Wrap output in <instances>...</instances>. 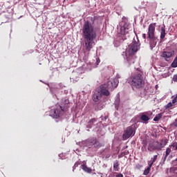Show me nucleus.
<instances>
[{"label": "nucleus", "mask_w": 177, "mask_h": 177, "mask_svg": "<svg viewBox=\"0 0 177 177\" xmlns=\"http://www.w3.org/2000/svg\"><path fill=\"white\" fill-rule=\"evenodd\" d=\"M95 122H96L95 118L91 119L87 123L86 128H88L89 129H91V128L93 127V123Z\"/></svg>", "instance_id": "nucleus-18"}, {"label": "nucleus", "mask_w": 177, "mask_h": 177, "mask_svg": "<svg viewBox=\"0 0 177 177\" xmlns=\"http://www.w3.org/2000/svg\"><path fill=\"white\" fill-rule=\"evenodd\" d=\"M148 37L151 48H155L158 39L156 37V23L150 24L148 27Z\"/></svg>", "instance_id": "nucleus-5"}, {"label": "nucleus", "mask_w": 177, "mask_h": 177, "mask_svg": "<svg viewBox=\"0 0 177 177\" xmlns=\"http://www.w3.org/2000/svg\"><path fill=\"white\" fill-rule=\"evenodd\" d=\"M170 107H172V103L169 102L167 105V109H169Z\"/></svg>", "instance_id": "nucleus-30"}, {"label": "nucleus", "mask_w": 177, "mask_h": 177, "mask_svg": "<svg viewBox=\"0 0 177 177\" xmlns=\"http://www.w3.org/2000/svg\"><path fill=\"white\" fill-rule=\"evenodd\" d=\"M70 103V100L66 99L64 102L62 103L61 105L57 104L54 110L51 111L53 113V116L54 118H59L66 113V111L68 108V104Z\"/></svg>", "instance_id": "nucleus-4"}, {"label": "nucleus", "mask_w": 177, "mask_h": 177, "mask_svg": "<svg viewBox=\"0 0 177 177\" xmlns=\"http://www.w3.org/2000/svg\"><path fill=\"white\" fill-rule=\"evenodd\" d=\"M141 150H142V151H147V149H146V147H142V148H141Z\"/></svg>", "instance_id": "nucleus-33"}, {"label": "nucleus", "mask_w": 177, "mask_h": 177, "mask_svg": "<svg viewBox=\"0 0 177 177\" xmlns=\"http://www.w3.org/2000/svg\"><path fill=\"white\" fill-rule=\"evenodd\" d=\"M122 39L125 41V39H128L131 37V34L129 33V28H127V24H124L123 26L120 27V32H119Z\"/></svg>", "instance_id": "nucleus-7"}, {"label": "nucleus", "mask_w": 177, "mask_h": 177, "mask_svg": "<svg viewBox=\"0 0 177 177\" xmlns=\"http://www.w3.org/2000/svg\"><path fill=\"white\" fill-rule=\"evenodd\" d=\"M158 157V155H155V156H153V157L151 158L152 161H151V164H152V165H153V164H154V163L156 162V161H157Z\"/></svg>", "instance_id": "nucleus-24"}, {"label": "nucleus", "mask_w": 177, "mask_h": 177, "mask_svg": "<svg viewBox=\"0 0 177 177\" xmlns=\"http://www.w3.org/2000/svg\"><path fill=\"white\" fill-rule=\"evenodd\" d=\"M86 146L88 147V149H91V147H94V149H100V147H103V144L97 140L96 138H92L87 140H86Z\"/></svg>", "instance_id": "nucleus-6"}, {"label": "nucleus", "mask_w": 177, "mask_h": 177, "mask_svg": "<svg viewBox=\"0 0 177 177\" xmlns=\"http://www.w3.org/2000/svg\"><path fill=\"white\" fill-rule=\"evenodd\" d=\"M156 10H157V2L153 1L149 4L147 10L149 13H153L156 12Z\"/></svg>", "instance_id": "nucleus-12"}, {"label": "nucleus", "mask_w": 177, "mask_h": 177, "mask_svg": "<svg viewBox=\"0 0 177 177\" xmlns=\"http://www.w3.org/2000/svg\"><path fill=\"white\" fill-rule=\"evenodd\" d=\"M132 135H135V129H133V127H132V126L128 127L122 135L123 140H127V139H129V138H131Z\"/></svg>", "instance_id": "nucleus-8"}, {"label": "nucleus", "mask_w": 177, "mask_h": 177, "mask_svg": "<svg viewBox=\"0 0 177 177\" xmlns=\"http://www.w3.org/2000/svg\"><path fill=\"white\" fill-rule=\"evenodd\" d=\"M149 151H153V150H160L158 144L154 145V142H150L148 145Z\"/></svg>", "instance_id": "nucleus-14"}, {"label": "nucleus", "mask_w": 177, "mask_h": 177, "mask_svg": "<svg viewBox=\"0 0 177 177\" xmlns=\"http://www.w3.org/2000/svg\"><path fill=\"white\" fill-rule=\"evenodd\" d=\"M82 169L84 171V172H86L87 174H92V169L90 167H88L86 165L83 164L81 165Z\"/></svg>", "instance_id": "nucleus-17"}, {"label": "nucleus", "mask_w": 177, "mask_h": 177, "mask_svg": "<svg viewBox=\"0 0 177 177\" xmlns=\"http://www.w3.org/2000/svg\"><path fill=\"white\" fill-rule=\"evenodd\" d=\"M176 102H177V98H176V97H175L174 99L172 100L171 103L173 104H175V103H176Z\"/></svg>", "instance_id": "nucleus-29"}, {"label": "nucleus", "mask_w": 177, "mask_h": 177, "mask_svg": "<svg viewBox=\"0 0 177 177\" xmlns=\"http://www.w3.org/2000/svg\"><path fill=\"white\" fill-rule=\"evenodd\" d=\"M165 35H167V32H165V28L161 27L160 39H164V38H165Z\"/></svg>", "instance_id": "nucleus-20"}, {"label": "nucleus", "mask_w": 177, "mask_h": 177, "mask_svg": "<svg viewBox=\"0 0 177 177\" xmlns=\"http://www.w3.org/2000/svg\"><path fill=\"white\" fill-rule=\"evenodd\" d=\"M169 147H175V149L177 150V142H174L172 145H169Z\"/></svg>", "instance_id": "nucleus-27"}, {"label": "nucleus", "mask_w": 177, "mask_h": 177, "mask_svg": "<svg viewBox=\"0 0 177 177\" xmlns=\"http://www.w3.org/2000/svg\"><path fill=\"white\" fill-rule=\"evenodd\" d=\"M156 143L158 144L159 150H162V149H164V147H165V146H167V145H168V139L163 138L161 140V142L156 141Z\"/></svg>", "instance_id": "nucleus-13"}, {"label": "nucleus", "mask_w": 177, "mask_h": 177, "mask_svg": "<svg viewBox=\"0 0 177 177\" xmlns=\"http://www.w3.org/2000/svg\"><path fill=\"white\" fill-rule=\"evenodd\" d=\"M110 156H111L110 154L106 155L105 158H110Z\"/></svg>", "instance_id": "nucleus-39"}, {"label": "nucleus", "mask_w": 177, "mask_h": 177, "mask_svg": "<svg viewBox=\"0 0 177 177\" xmlns=\"http://www.w3.org/2000/svg\"><path fill=\"white\" fill-rule=\"evenodd\" d=\"M79 165H77V163H75L74 166H73V169H75V168H77V167H78Z\"/></svg>", "instance_id": "nucleus-35"}, {"label": "nucleus", "mask_w": 177, "mask_h": 177, "mask_svg": "<svg viewBox=\"0 0 177 177\" xmlns=\"http://www.w3.org/2000/svg\"><path fill=\"white\" fill-rule=\"evenodd\" d=\"M142 145H143L144 147H146V146H147V141H144Z\"/></svg>", "instance_id": "nucleus-34"}, {"label": "nucleus", "mask_w": 177, "mask_h": 177, "mask_svg": "<svg viewBox=\"0 0 177 177\" xmlns=\"http://www.w3.org/2000/svg\"><path fill=\"white\" fill-rule=\"evenodd\" d=\"M142 38H143L144 39H146V34H145V33H144V34L142 35Z\"/></svg>", "instance_id": "nucleus-37"}, {"label": "nucleus", "mask_w": 177, "mask_h": 177, "mask_svg": "<svg viewBox=\"0 0 177 177\" xmlns=\"http://www.w3.org/2000/svg\"><path fill=\"white\" fill-rule=\"evenodd\" d=\"M152 167H153V163L149 164V167L145 169L143 175L147 176L148 174H150V171H151Z\"/></svg>", "instance_id": "nucleus-19"}, {"label": "nucleus", "mask_w": 177, "mask_h": 177, "mask_svg": "<svg viewBox=\"0 0 177 177\" xmlns=\"http://www.w3.org/2000/svg\"><path fill=\"white\" fill-rule=\"evenodd\" d=\"M106 85L109 89H114L118 86V80H109Z\"/></svg>", "instance_id": "nucleus-11"}, {"label": "nucleus", "mask_w": 177, "mask_h": 177, "mask_svg": "<svg viewBox=\"0 0 177 177\" xmlns=\"http://www.w3.org/2000/svg\"><path fill=\"white\" fill-rule=\"evenodd\" d=\"M120 165V164H118V160H115L114 162H113V169L114 171H118V169H120V168L118 167Z\"/></svg>", "instance_id": "nucleus-23"}, {"label": "nucleus", "mask_w": 177, "mask_h": 177, "mask_svg": "<svg viewBox=\"0 0 177 177\" xmlns=\"http://www.w3.org/2000/svg\"><path fill=\"white\" fill-rule=\"evenodd\" d=\"M130 85L133 91L142 89L145 86V80L143 79V73L139 72L130 79Z\"/></svg>", "instance_id": "nucleus-3"}, {"label": "nucleus", "mask_w": 177, "mask_h": 177, "mask_svg": "<svg viewBox=\"0 0 177 177\" xmlns=\"http://www.w3.org/2000/svg\"><path fill=\"white\" fill-rule=\"evenodd\" d=\"M76 164H77V165H81V161L80 160L77 161Z\"/></svg>", "instance_id": "nucleus-36"}, {"label": "nucleus", "mask_w": 177, "mask_h": 177, "mask_svg": "<svg viewBox=\"0 0 177 177\" xmlns=\"http://www.w3.org/2000/svg\"><path fill=\"white\" fill-rule=\"evenodd\" d=\"M96 62H95V66L94 67H97V66H99V64L100 63V59H99V57H96Z\"/></svg>", "instance_id": "nucleus-26"}, {"label": "nucleus", "mask_w": 177, "mask_h": 177, "mask_svg": "<svg viewBox=\"0 0 177 177\" xmlns=\"http://www.w3.org/2000/svg\"><path fill=\"white\" fill-rule=\"evenodd\" d=\"M83 38L84 39L85 53L88 55L91 50L95 46V39H96V31L93 29L92 24L88 21L84 22L82 28Z\"/></svg>", "instance_id": "nucleus-1"}, {"label": "nucleus", "mask_w": 177, "mask_h": 177, "mask_svg": "<svg viewBox=\"0 0 177 177\" xmlns=\"http://www.w3.org/2000/svg\"><path fill=\"white\" fill-rule=\"evenodd\" d=\"M161 118H162V113H158V115H156L155 116V118H153V121L157 122V121H160V120H161Z\"/></svg>", "instance_id": "nucleus-22"}, {"label": "nucleus", "mask_w": 177, "mask_h": 177, "mask_svg": "<svg viewBox=\"0 0 177 177\" xmlns=\"http://www.w3.org/2000/svg\"><path fill=\"white\" fill-rule=\"evenodd\" d=\"M172 171H175V167H173V168L170 169V172H172Z\"/></svg>", "instance_id": "nucleus-38"}, {"label": "nucleus", "mask_w": 177, "mask_h": 177, "mask_svg": "<svg viewBox=\"0 0 177 177\" xmlns=\"http://www.w3.org/2000/svg\"><path fill=\"white\" fill-rule=\"evenodd\" d=\"M174 82H177V74L173 76Z\"/></svg>", "instance_id": "nucleus-28"}, {"label": "nucleus", "mask_w": 177, "mask_h": 177, "mask_svg": "<svg viewBox=\"0 0 177 177\" xmlns=\"http://www.w3.org/2000/svg\"><path fill=\"white\" fill-rule=\"evenodd\" d=\"M109 89L110 88L106 84H102L97 88V91L102 96H110V91H109Z\"/></svg>", "instance_id": "nucleus-9"}, {"label": "nucleus", "mask_w": 177, "mask_h": 177, "mask_svg": "<svg viewBox=\"0 0 177 177\" xmlns=\"http://www.w3.org/2000/svg\"><path fill=\"white\" fill-rule=\"evenodd\" d=\"M115 177H124V175L120 173V174H117L115 176Z\"/></svg>", "instance_id": "nucleus-32"}, {"label": "nucleus", "mask_w": 177, "mask_h": 177, "mask_svg": "<svg viewBox=\"0 0 177 177\" xmlns=\"http://www.w3.org/2000/svg\"><path fill=\"white\" fill-rule=\"evenodd\" d=\"M118 158H121V156L119 155V156H118Z\"/></svg>", "instance_id": "nucleus-40"}, {"label": "nucleus", "mask_w": 177, "mask_h": 177, "mask_svg": "<svg viewBox=\"0 0 177 177\" xmlns=\"http://www.w3.org/2000/svg\"><path fill=\"white\" fill-rule=\"evenodd\" d=\"M174 127H177V118L176 119L175 122L172 124Z\"/></svg>", "instance_id": "nucleus-31"}, {"label": "nucleus", "mask_w": 177, "mask_h": 177, "mask_svg": "<svg viewBox=\"0 0 177 177\" xmlns=\"http://www.w3.org/2000/svg\"><path fill=\"white\" fill-rule=\"evenodd\" d=\"M102 95L101 93L98 91V90L94 93L93 95V102H99L102 99Z\"/></svg>", "instance_id": "nucleus-15"}, {"label": "nucleus", "mask_w": 177, "mask_h": 177, "mask_svg": "<svg viewBox=\"0 0 177 177\" xmlns=\"http://www.w3.org/2000/svg\"><path fill=\"white\" fill-rule=\"evenodd\" d=\"M146 114H147V113H143L140 116L141 121H142L145 124H147V122L150 120V118Z\"/></svg>", "instance_id": "nucleus-16"}, {"label": "nucleus", "mask_w": 177, "mask_h": 177, "mask_svg": "<svg viewBox=\"0 0 177 177\" xmlns=\"http://www.w3.org/2000/svg\"><path fill=\"white\" fill-rule=\"evenodd\" d=\"M171 153V148H167L165 151V155L163 159V161L165 162L167 160V158H168V156Z\"/></svg>", "instance_id": "nucleus-21"}, {"label": "nucleus", "mask_w": 177, "mask_h": 177, "mask_svg": "<svg viewBox=\"0 0 177 177\" xmlns=\"http://www.w3.org/2000/svg\"><path fill=\"white\" fill-rule=\"evenodd\" d=\"M175 55V50L170 49L166 51H163L162 53V57L165 59L166 62H169L171 57Z\"/></svg>", "instance_id": "nucleus-10"}, {"label": "nucleus", "mask_w": 177, "mask_h": 177, "mask_svg": "<svg viewBox=\"0 0 177 177\" xmlns=\"http://www.w3.org/2000/svg\"><path fill=\"white\" fill-rule=\"evenodd\" d=\"M140 49V44L139 41L133 39L132 43L129 46V49L126 52L127 66H131L135 63V53Z\"/></svg>", "instance_id": "nucleus-2"}, {"label": "nucleus", "mask_w": 177, "mask_h": 177, "mask_svg": "<svg viewBox=\"0 0 177 177\" xmlns=\"http://www.w3.org/2000/svg\"><path fill=\"white\" fill-rule=\"evenodd\" d=\"M102 109H103V104H97V107L95 108V110L97 111L99 110H102Z\"/></svg>", "instance_id": "nucleus-25"}]
</instances>
